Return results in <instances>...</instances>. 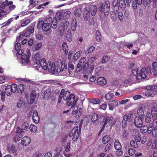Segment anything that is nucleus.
Listing matches in <instances>:
<instances>
[{
    "label": "nucleus",
    "mask_w": 157,
    "mask_h": 157,
    "mask_svg": "<svg viewBox=\"0 0 157 157\" xmlns=\"http://www.w3.org/2000/svg\"><path fill=\"white\" fill-rule=\"evenodd\" d=\"M157 85L156 84L151 85L145 87V91L144 92V95L147 97H153L157 94Z\"/></svg>",
    "instance_id": "1"
},
{
    "label": "nucleus",
    "mask_w": 157,
    "mask_h": 157,
    "mask_svg": "<svg viewBox=\"0 0 157 157\" xmlns=\"http://www.w3.org/2000/svg\"><path fill=\"white\" fill-rule=\"evenodd\" d=\"M82 120L80 122L79 127L78 125L75 126L71 131L69 134V136L70 137H73L72 140L74 141H76L78 138L79 129V132L81 128L82 125Z\"/></svg>",
    "instance_id": "2"
},
{
    "label": "nucleus",
    "mask_w": 157,
    "mask_h": 157,
    "mask_svg": "<svg viewBox=\"0 0 157 157\" xmlns=\"http://www.w3.org/2000/svg\"><path fill=\"white\" fill-rule=\"evenodd\" d=\"M86 59V57H83L80 60L76 67V71H80L82 69L84 71L87 69L89 64Z\"/></svg>",
    "instance_id": "3"
},
{
    "label": "nucleus",
    "mask_w": 157,
    "mask_h": 157,
    "mask_svg": "<svg viewBox=\"0 0 157 157\" xmlns=\"http://www.w3.org/2000/svg\"><path fill=\"white\" fill-rule=\"evenodd\" d=\"M52 26L51 23H46L44 21H39L37 23V28L38 29H42L45 32L49 31Z\"/></svg>",
    "instance_id": "4"
},
{
    "label": "nucleus",
    "mask_w": 157,
    "mask_h": 157,
    "mask_svg": "<svg viewBox=\"0 0 157 157\" xmlns=\"http://www.w3.org/2000/svg\"><path fill=\"white\" fill-rule=\"evenodd\" d=\"M133 113L131 112H129L123 116V120L122 122V125L123 127H125L127 125V121H130L133 119Z\"/></svg>",
    "instance_id": "5"
},
{
    "label": "nucleus",
    "mask_w": 157,
    "mask_h": 157,
    "mask_svg": "<svg viewBox=\"0 0 157 157\" xmlns=\"http://www.w3.org/2000/svg\"><path fill=\"white\" fill-rule=\"evenodd\" d=\"M114 147L117 150L116 154L117 156H120L123 154V152L121 149L122 146L119 141L118 140H116L115 141Z\"/></svg>",
    "instance_id": "6"
},
{
    "label": "nucleus",
    "mask_w": 157,
    "mask_h": 157,
    "mask_svg": "<svg viewBox=\"0 0 157 157\" xmlns=\"http://www.w3.org/2000/svg\"><path fill=\"white\" fill-rule=\"evenodd\" d=\"M75 96L73 94H71L69 98L66 100L67 105L73 107L75 106L77 101L75 100Z\"/></svg>",
    "instance_id": "7"
},
{
    "label": "nucleus",
    "mask_w": 157,
    "mask_h": 157,
    "mask_svg": "<svg viewBox=\"0 0 157 157\" xmlns=\"http://www.w3.org/2000/svg\"><path fill=\"white\" fill-rule=\"evenodd\" d=\"M115 123V121L113 117L110 116L105 118V122L103 124V128H104L105 126L113 125Z\"/></svg>",
    "instance_id": "8"
},
{
    "label": "nucleus",
    "mask_w": 157,
    "mask_h": 157,
    "mask_svg": "<svg viewBox=\"0 0 157 157\" xmlns=\"http://www.w3.org/2000/svg\"><path fill=\"white\" fill-rule=\"evenodd\" d=\"M34 32V28L33 26H30L28 27L23 32L25 36H29L31 34L33 33Z\"/></svg>",
    "instance_id": "9"
},
{
    "label": "nucleus",
    "mask_w": 157,
    "mask_h": 157,
    "mask_svg": "<svg viewBox=\"0 0 157 157\" xmlns=\"http://www.w3.org/2000/svg\"><path fill=\"white\" fill-rule=\"evenodd\" d=\"M134 123L137 128H140L143 124L142 118L140 117H136L134 120Z\"/></svg>",
    "instance_id": "10"
},
{
    "label": "nucleus",
    "mask_w": 157,
    "mask_h": 157,
    "mask_svg": "<svg viewBox=\"0 0 157 157\" xmlns=\"http://www.w3.org/2000/svg\"><path fill=\"white\" fill-rule=\"evenodd\" d=\"M146 69V68L145 67L143 68L137 75L136 78L138 79H140L145 78L146 77L145 74Z\"/></svg>",
    "instance_id": "11"
},
{
    "label": "nucleus",
    "mask_w": 157,
    "mask_h": 157,
    "mask_svg": "<svg viewBox=\"0 0 157 157\" xmlns=\"http://www.w3.org/2000/svg\"><path fill=\"white\" fill-rule=\"evenodd\" d=\"M69 24V22L67 21H65L61 23L59 27L60 32L61 33L67 29Z\"/></svg>",
    "instance_id": "12"
},
{
    "label": "nucleus",
    "mask_w": 157,
    "mask_h": 157,
    "mask_svg": "<svg viewBox=\"0 0 157 157\" xmlns=\"http://www.w3.org/2000/svg\"><path fill=\"white\" fill-rule=\"evenodd\" d=\"M62 94V96L64 100L66 101L71 96L70 93L68 91H65V90L62 89L61 90L60 94Z\"/></svg>",
    "instance_id": "13"
},
{
    "label": "nucleus",
    "mask_w": 157,
    "mask_h": 157,
    "mask_svg": "<svg viewBox=\"0 0 157 157\" xmlns=\"http://www.w3.org/2000/svg\"><path fill=\"white\" fill-rule=\"evenodd\" d=\"M30 138L28 136H25L22 139L21 143L24 146H26L30 144Z\"/></svg>",
    "instance_id": "14"
},
{
    "label": "nucleus",
    "mask_w": 157,
    "mask_h": 157,
    "mask_svg": "<svg viewBox=\"0 0 157 157\" xmlns=\"http://www.w3.org/2000/svg\"><path fill=\"white\" fill-rule=\"evenodd\" d=\"M30 56L29 54L27 55L26 54H24L21 56V58L22 59V64L25 63L28 65L30 63L29 57Z\"/></svg>",
    "instance_id": "15"
},
{
    "label": "nucleus",
    "mask_w": 157,
    "mask_h": 157,
    "mask_svg": "<svg viewBox=\"0 0 157 157\" xmlns=\"http://www.w3.org/2000/svg\"><path fill=\"white\" fill-rule=\"evenodd\" d=\"M118 104V102L116 101L113 100L109 101L108 103L109 109L113 110L115 107L117 106Z\"/></svg>",
    "instance_id": "16"
},
{
    "label": "nucleus",
    "mask_w": 157,
    "mask_h": 157,
    "mask_svg": "<svg viewBox=\"0 0 157 157\" xmlns=\"http://www.w3.org/2000/svg\"><path fill=\"white\" fill-rule=\"evenodd\" d=\"M48 63H49V67L48 68V71L49 72H51L53 74H55L56 71V67L55 63H52L51 65V62H48Z\"/></svg>",
    "instance_id": "17"
},
{
    "label": "nucleus",
    "mask_w": 157,
    "mask_h": 157,
    "mask_svg": "<svg viewBox=\"0 0 157 157\" xmlns=\"http://www.w3.org/2000/svg\"><path fill=\"white\" fill-rule=\"evenodd\" d=\"M48 64V63L47 64L45 59L44 58L42 59L40 61V66L42 69L44 70H47L49 67Z\"/></svg>",
    "instance_id": "18"
},
{
    "label": "nucleus",
    "mask_w": 157,
    "mask_h": 157,
    "mask_svg": "<svg viewBox=\"0 0 157 157\" xmlns=\"http://www.w3.org/2000/svg\"><path fill=\"white\" fill-rule=\"evenodd\" d=\"M32 118L33 121L35 123H37L39 122L40 117L38 116L37 111L34 110L33 113Z\"/></svg>",
    "instance_id": "19"
},
{
    "label": "nucleus",
    "mask_w": 157,
    "mask_h": 157,
    "mask_svg": "<svg viewBox=\"0 0 157 157\" xmlns=\"http://www.w3.org/2000/svg\"><path fill=\"white\" fill-rule=\"evenodd\" d=\"M62 147L60 146H58L54 149L52 151L53 154V156L56 157L59 155L62 150Z\"/></svg>",
    "instance_id": "20"
},
{
    "label": "nucleus",
    "mask_w": 157,
    "mask_h": 157,
    "mask_svg": "<svg viewBox=\"0 0 157 157\" xmlns=\"http://www.w3.org/2000/svg\"><path fill=\"white\" fill-rule=\"evenodd\" d=\"M39 53H36L33 56V60L36 63L39 65L40 64V57Z\"/></svg>",
    "instance_id": "21"
},
{
    "label": "nucleus",
    "mask_w": 157,
    "mask_h": 157,
    "mask_svg": "<svg viewBox=\"0 0 157 157\" xmlns=\"http://www.w3.org/2000/svg\"><path fill=\"white\" fill-rule=\"evenodd\" d=\"M51 92L50 91V90L49 89L44 90L41 93V95L43 98H48L51 96Z\"/></svg>",
    "instance_id": "22"
},
{
    "label": "nucleus",
    "mask_w": 157,
    "mask_h": 157,
    "mask_svg": "<svg viewBox=\"0 0 157 157\" xmlns=\"http://www.w3.org/2000/svg\"><path fill=\"white\" fill-rule=\"evenodd\" d=\"M110 3L109 1H106L105 2L103 6L105 8V13H106L105 14L106 15H108L109 14L110 10Z\"/></svg>",
    "instance_id": "23"
},
{
    "label": "nucleus",
    "mask_w": 157,
    "mask_h": 157,
    "mask_svg": "<svg viewBox=\"0 0 157 157\" xmlns=\"http://www.w3.org/2000/svg\"><path fill=\"white\" fill-rule=\"evenodd\" d=\"M142 3V0H132V6L134 9H136L138 6Z\"/></svg>",
    "instance_id": "24"
},
{
    "label": "nucleus",
    "mask_w": 157,
    "mask_h": 157,
    "mask_svg": "<svg viewBox=\"0 0 157 157\" xmlns=\"http://www.w3.org/2000/svg\"><path fill=\"white\" fill-rule=\"evenodd\" d=\"M97 83L100 86H103L106 84V81L105 78L100 77L97 80Z\"/></svg>",
    "instance_id": "25"
},
{
    "label": "nucleus",
    "mask_w": 157,
    "mask_h": 157,
    "mask_svg": "<svg viewBox=\"0 0 157 157\" xmlns=\"http://www.w3.org/2000/svg\"><path fill=\"white\" fill-rule=\"evenodd\" d=\"M36 95V91L34 90H33L31 93L30 98V102L31 104L33 103L35 101Z\"/></svg>",
    "instance_id": "26"
},
{
    "label": "nucleus",
    "mask_w": 157,
    "mask_h": 157,
    "mask_svg": "<svg viewBox=\"0 0 157 157\" xmlns=\"http://www.w3.org/2000/svg\"><path fill=\"white\" fill-rule=\"evenodd\" d=\"M77 26V22L76 19L73 18L71 23V28L72 31H75Z\"/></svg>",
    "instance_id": "27"
},
{
    "label": "nucleus",
    "mask_w": 157,
    "mask_h": 157,
    "mask_svg": "<svg viewBox=\"0 0 157 157\" xmlns=\"http://www.w3.org/2000/svg\"><path fill=\"white\" fill-rule=\"evenodd\" d=\"M152 72L153 73V75H157V62H154L152 63Z\"/></svg>",
    "instance_id": "28"
},
{
    "label": "nucleus",
    "mask_w": 157,
    "mask_h": 157,
    "mask_svg": "<svg viewBox=\"0 0 157 157\" xmlns=\"http://www.w3.org/2000/svg\"><path fill=\"white\" fill-rule=\"evenodd\" d=\"M9 150L11 151L15 155L17 154V150L15 146L13 145H11L9 146Z\"/></svg>",
    "instance_id": "29"
},
{
    "label": "nucleus",
    "mask_w": 157,
    "mask_h": 157,
    "mask_svg": "<svg viewBox=\"0 0 157 157\" xmlns=\"http://www.w3.org/2000/svg\"><path fill=\"white\" fill-rule=\"evenodd\" d=\"M89 12H90L91 15L93 16H94L97 12V7L95 6H91L90 8Z\"/></svg>",
    "instance_id": "30"
},
{
    "label": "nucleus",
    "mask_w": 157,
    "mask_h": 157,
    "mask_svg": "<svg viewBox=\"0 0 157 157\" xmlns=\"http://www.w3.org/2000/svg\"><path fill=\"white\" fill-rule=\"evenodd\" d=\"M25 90V86L22 84H20L17 86V91L19 93H22Z\"/></svg>",
    "instance_id": "31"
},
{
    "label": "nucleus",
    "mask_w": 157,
    "mask_h": 157,
    "mask_svg": "<svg viewBox=\"0 0 157 157\" xmlns=\"http://www.w3.org/2000/svg\"><path fill=\"white\" fill-rule=\"evenodd\" d=\"M5 92L6 95H10L11 94L12 92L10 85H8L6 87Z\"/></svg>",
    "instance_id": "32"
},
{
    "label": "nucleus",
    "mask_w": 157,
    "mask_h": 157,
    "mask_svg": "<svg viewBox=\"0 0 157 157\" xmlns=\"http://www.w3.org/2000/svg\"><path fill=\"white\" fill-rule=\"evenodd\" d=\"M90 12L86 10L84 11V19L85 21H87L90 17Z\"/></svg>",
    "instance_id": "33"
},
{
    "label": "nucleus",
    "mask_w": 157,
    "mask_h": 157,
    "mask_svg": "<svg viewBox=\"0 0 157 157\" xmlns=\"http://www.w3.org/2000/svg\"><path fill=\"white\" fill-rule=\"evenodd\" d=\"M51 20V25H52L51 27L53 29H55L56 28L57 25L58 21L55 19H54L52 21V18H50Z\"/></svg>",
    "instance_id": "34"
},
{
    "label": "nucleus",
    "mask_w": 157,
    "mask_h": 157,
    "mask_svg": "<svg viewBox=\"0 0 157 157\" xmlns=\"http://www.w3.org/2000/svg\"><path fill=\"white\" fill-rule=\"evenodd\" d=\"M110 140V137L109 135H106L104 136L102 139V142L103 144H105L109 142Z\"/></svg>",
    "instance_id": "35"
},
{
    "label": "nucleus",
    "mask_w": 157,
    "mask_h": 157,
    "mask_svg": "<svg viewBox=\"0 0 157 157\" xmlns=\"http://www.w3.org/2000/svg\"><path fill=\"white\" fill-rule=\"evenodd\" d=\"M81 12V9L78 7L75 8L74 12L75 15L77 17H79L80 16Z\"/></svg>",
    "instance_id": "36"
},
{
    "label": "nucleus",
    "mask_w": 157,
    "mask_h": 157,
    "mask_svg": "<svg viewBox=\"0 0 157 157\" xmlns=\"http://www.w3.org/2000/svg\"><path fill=\"white\" fill-rule=\"evenodd\" d=\"M119 7L122 9H124L126 7V4L124 0H118Z\"/></svg>",
    "instance_id": "37"
},
{
    "label": "nucleus",
    "mask_w": 157,
    "mask_h": 157,
    "mask_svg": "<svg viewBox=\"0 0 157 157\" xmlns=\"http://www.w3.org/2000/svg\"><path fill=\"white\" fill-rule=\"evenodd\" d=\"M98 115L96 113H94L92 114L91 119L93 122L95 123L98 121Z\"/></svg>",
    "instance_id": "38"
},
{
    "label": "nucleus",
    "mask_w": 157,
    "mask_h": 157,
    "mask_svg": "<svg viewBox=\"0 0 157 157\" xmlns=\"http://www.w3.org/2000/svg\"><path fill=\"white\" fill-rule=\"evenodd\" d=\"M96 39L98 42H100L101 40V35L99 31L97 30L95 33Z\"/></svg>",
    "instance_id": "39"
},
{
    "label": "nucleus",
    "mask_w": 157,
    "mask_h": 157,
    "mask_svg": "<svg viewBox=\"0 0 157 157\" xmlns=\"http://www.w3.org/2000/svg\"><path fill=\"white\" fill-rule=\"evenodd\" d=\"M63 50L64 51L65 53L67 54L68 51V47L67 43L66 42H64L62 44Z\"/></svg>",
    "instance_id": "40"
},
{
    "label": "nucleus",
    "mask_w": 157,
    "mask_h": 157,
    "mask_svg": "<svg viewBox=\"0 0 157 157\" xmlns=\"http://www.w3.org/2000/svg\"><path fill=\"white\" fill-rule=\"evenodd\" d=\"M105 118V116L101 115H99L98 116L97 121L99 123H104Z\"/></svg>",
    "instance_id": "41"
},
{
    "label": "nucleus",
    "mask_w": 157,
    "mask_h": 157,
    "mask_svg": "<svg viewBox=\"0 0 157 157\" xmlns=\"http://www.w3.org/2000/svg\"><path fill=\"white\" fill-rule=\"evenodd\" d=\"M42 47V43L41 42H40L38 43H37L36 44H35L33 46V49L35 50H39Z\"/></svg>",
    "instance_id": "42"
},
{
    "label": "nucleus",
    "mask_w": 157,
    "mask_h": 157,
    "mask_svg": "<svg viewBox=\"0 0 157 157\" xmlns=\"http://www.w3.org/2000/svg\"><path fill=\"white\" fill-rule=\"evenodd\" d=\"M113 94L111 93H108L105 94V98L106 100H110L112 99L113 97Z\"/></svg>",
    "instance_id": "43"
},
{
    "label": "nucleus",
    "mask_w": 157,
    "mask_h": 157,
    "mask_svg": "<svg viewBox=\"0 0 157 157\" xmlns=\"http://www.w3.org/2000/svg\"><path fill=\"white\" fill-rule=\"evenodd\" d=\"M137 113L139 117H143L144 116V113L142 109L139 108L137 110Z\"/></svg>",
    "instance_id": "44"
},
{
    "label": "nucleus",
    "mask_w": 157,
    "mask_h": 157,
    "mask_svg": "<svg viewBox=\"0 0 157 157\" xmlns=\"http://www.w3.org/2000/svg\"><path fill=\"white\" fill-rule=\"evenodd\" d=\"M151 115L153 118L155 117V116L157 114V108L153 107L151 111Z\"/></svg>",
    "instance_id": "45"
},
{
    "label": "nucleus",
    "mask_w": 157,
    "mask_h": 157,
    "mask_svg": "<svg viewBox=\"0 0 157 157\" xmlns=\"http://www.w3.org/2000/svg\"><path fill=\"white\" fill-rule=\"evenodd\" d=\"M63 13L60 12H57L56 13V19L58 20H60L62 17Z\"/></svg>",
    "instance_id": "46"
},
{
    "label": "nucleus",
    "mask_w": 157,
    "mask_h": 157,
    "mask_svg": "<svg viewBox=\"0 0 157 157\" xmlns=\"http://www.w3.org/2000/svg\"><path fill=\"white\" fill-rule=\"evenodd\" d=\"M13 18H10V19L8 20L4 23H3L2 25V28H4L6 26L8 25L9 24H10L13 21Z\"/></svg>",
    "instance_id": "47"
},
{
    "label": "nucleus",
    "mask_w": 157,
    "mask_h": 157,
    "mask_svg": "<svg viewBox=\"0 0 157 157\" xmlns=\"http://www.w3.org/2000/svg\"><path fill=\"white\" fill-rule=\"evenodd\" d=\"M152 135L154 136H157V124L154 123V128L152 132Z\"/></svg>",
    "instance_id": "48"
},
{
    "label": "nucleus",
    "mask_w": 157,
    "mask_h": 157,
    "mask_svg": "<svg viewBox=\"0 0 157 157\" xmlns=\"http://www.w3.org/2000/svg\"><path fill=\"white\" fill-rule=\"evenodd\" d=\"M68 72L69 74H71L72 71H71L70 69H71L72 70H73L74 69V65L71 63H69L68 64Z\"/></svg>",
    "instance_id": "49"
},
{
    "label": "nucleus",
    "mask_w": 157,
    "mask_h": 157,
    "mask_svg": "<svg viewBox=\"0 0 157 157\" xmlns=\"http://www.w3.org/2000/svg\"><path fill=\"white\" fill-rule=\"evenodd\" d=\"M130 145L132 147L134 148H137L138 147L137 142L133 140H131L130 142Z\"/></svg>",
    "instance_id": "50"
},
{
    "label": "nucleus",
    "mask_w": 157,
    "mask_h": 157,
    "mask_svg": "<svg viewBox=\"0 0 157 157\" xmlns=\"http://www.w3.org/2000/svg\"><path fill=\"white\" fill-rule=\"evenodd\" d=\"M147 130H148V128L147 126L144 125L141 127L140 131L142 133H146L147 132Z\"/></svg>",
    "instance_id": "51"
},
{
    "label": "nucleus",
    "mask_w": 157,
    "mask_h": 157,
    "mask_svg": "<svg viewBox=\"0 0 157 157\" xmlns=\"http://www.w3.org/2000/svg\"><path fill=\"white\" fill-rule=\"evenodd\" d=\"M90 102L94 104H98L100 103V101L98 98H94L91 99Z\"/></svg>",
    "instance_id": "52"
},
{
    "label": "nucleus",
    "mask_w": 157,
    "mask_h": 157,
    "mask_svg": "<svg viewBox=\"0 0 157 157\" xmlns=\"http://www.w3.org/2000/svg\"><path fill=\"white\" fill-rule=\"evenodd\" d=\"M63 65H62L61 66V67L59 65H57L56 66V73L57 74H58L59 72H60L61 71H63L64 70V68H63Z\"/></svg>",
    "instance_id": "53"
},
{
    "label": "nucleus",
    "mask_w": 157,
    "mask_h": 157,
    "mask_svg": "<svg viewBox=\"0 0 157 157\" xmlns=\"http://www.w3.org/2000/svg\"><path fill=\"white\" fill-rule=\"evenodd\" d=\"M29 125L27 122H25L24 123L22 124L21 128L23 130H26L28 129Z\"/></svg>",
    "instance_id": "54"
},
{
    "label": "nucleus",
    "mask_w": 157,
    "mask_h": 157,
    "mask_svg": "<svg viewBox=\"0 0 157 157\" xmlns=\"http://www.w3.org/2000/svg\"><path fill=\"white\" fill-rule=\"evenodd\" d=\"M10 86L12 92L14 93L17 90V86L16 84H12Z\"/></svg>",
    "instance_id": "55"
},
{
    "label": "nucleus",
    "mask_w": 157,
    "mask_h": 157,
    "mask_svg": "<svg viewBox=\"0 0 157 157\" xmlns=\"http://www.w3.org/2000/svg\"><path fill=\"white\" fill-rule=\"evenodd\" d=\"M151 115L150 114H148L147 116H146L145 121L146 123H148L151 122Z\"/></svg>",
    "instance_id": "56"
},
{
    "label": "nucleus",
    "mask_w": 157,
    "mask_h": 157,
    "mask_svg": "<svg viewBox=\"0 0 157 157\" xmlns=\"http://www.w3.org/2000/svg\"><path fill=\"white\" fill-rule=\"evenodd\" d=\"M105 8L104 7L103 4H102V5L100 6L99 7V10L100 12H101V13H103L105 16H107L108 15H106L105 14L106 13L105 12Z\"/></svg>",
    "instance_id": "57"
},
{
    "label": "nucleus",
    "mask_w": 157,
    "mask_h": 157,
    "mask_svg": "<svg viewBox=\"0 0 157 157\" xmlns=\"http://www.w3.org/2000/svg\"><path fill=\"white\" fill-rule=\"evenodd\" d=\"M30 131L33 132H35L36 131V127L33 124H31L29 126Z\"/></svg>",
    "instance_id": "58"
},
{
    "label": "nucleus",
    "mask_w": 157,
    "mask_h": 157,
    "mask_svg": "<svg viewBox=\"0 0 157 157\" xmlns=\"http://www.w3.org/2000/svg\"><path fill=\"white\" fill-rule=\"evenodd\" d=\"M71 12L67 10L63 14V17L65 18H68L70 17L71 14Z\"/></svg>",
    "instance_id": "59"
},
{
    "label": "nucleus",
    "mask_w": 157,
    "mask_h": 157,
    "mask_svg": "<svg viewBox=\"0 0 157 157\" xmlns=\"http://www.w3.org/2000/svg\"><path fill=\"white\" fill-rule=\"evenodd\" d=\"M31 22V21L29 19H27L26 20H25L24 21H23V22L22 23L21 25V26L22 27H24L26 25H28Z\"/></svg>",
    "instance_id": "60"
},
{
    "label": "nucleus",
    "mask_w": 157,
    "mask_h": 157,
    "mask_svg": "<svg viewBox=\"0 0 157 157\" xmlns=\"http://www.w3.org/2000/svg\"><path fill=\"white\" fill-rule=\"evenodd\" d=\"M72 113L73 115H75V116L76 118H79L81 115V113H78L77 111H74L73 110L72 112Z\"/></svg>",
    "instance_id": "61"
},
{
    "label": "nucleus",
    "mask_w": 157,
    "mask_h": 157,
    "mask_svg": "<svg viewBox=\"0 0 157 157\" xmlns=\"http://www.w3.org/2000/svg\"><path fill=\"white\" fill-rule=\"evenodd\" d=\"M136 150L133 148L129 149L128 150V153L130 155H132L134 154Z\"/></svg>",
    "instance_id": "62"
},
{
    "label": "nucleus",
    "mask_w": 157,
    "mask_h": 157,
    "mask_svg": "<svg viewBox=\"0 0 157 157\" xmlns=\"http://www.w3.org/2000/svg\"><path fill=\"white\" fill-rule=\"evenodd\" d=\"M111 144L109 143L105 146V152L108 151L111 149Z\"/></svg>",
    "instance_id": "63"
},
{
    "label": "nucleus",
    "mask_w": 157,
    "mask_h": 157,
    "mask_svg": "<svg viewBox=\"0 0 157 157\" xmlns=\"http://www.w3.org/2000/svg\"><path fill=\"white\" fill-rule=\"evenodd\" d=\"M157 146V140L155 139L154 141L153 142L151 146V149H154Z\"/></svg>",
    "instance_id": "64"
}]
</instances>
